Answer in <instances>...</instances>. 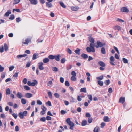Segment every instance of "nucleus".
<instances>
[{"label": "nucleus", "mask_w": 132, "mask_h": 132, "mask_svg": "<svg viewBox=\"0 0 132 132\" xmlns=\"http://www.w3.org/2000/svg\"><path fill=\"white\" fill-rule=\"evenodd\" d=\"M71 9L72 11H75L78 10L79 9V7L78 6H72L71 7Z\"/></svg>", "instance_id": "12"}, {"label": "nucleus", "mask_w": 132, "mask_h": 132, "mask_svg": "<svg viewBox=\"0 0 132 132\" xmlns=\"http://www.w3.org/2000/svg\"><path fill=\"white\" fill-rule=\"evenodd\" d=\"M20 0H14L13 2V4H16L19 3Z\"/></svg>", "instance_id": "39"}, {"label": "nucleus", "mask_w": 132, "mask_h": 132, "mask_svg": "<svg viewBox=\"0 0 132 132\" xmlns=\"http://www.w3.org/2000/svg\"><path fill=\"white\" fill-rule=\"evenodd\" d=\"M31 3L33 5H35L38 3L37 0H29Z\"/></svg>", "instance_id": "9"}, {"label": "nucleus", "mask_w": 132, "mask_h": 132, "mask_svg": "<svg viewBox=\"0 0 132 132\" xmlns=\"http://www.w3.org/2000/svg\"><path fill=\"white\" fill-rule=\"evenodd\" d=\"M66 111H65L64 110H62L61 111V114L64 115L66 113Z\"/></svg>", "instance_id": "58"}, {"label": "nucleus", "mask_w": 132, "mask_h": 132, "mask_svg": "<svg viewBox=\"0 0 132 132\" xmlns=\"http://www.w3.org/2000/svg\"><path fill=\"white\" fill-rule=\"evenodd\" d=\"M98 64L100 66L99 68L100 70L103 71L104 70L106 65L104 62L102 61H99L98 62Z\"/></svg>", "instance_id": "3"}, {"label": "nucleus", "mask_w": 132, "mask_h": 132, "mask_svg": "<svg viewBox=\"0 0 132 132\" xmlns=\"http://www.w3.org/2000/svg\"><path fill=\"white\" fill-rule=\"evenodd\" d=\"M13 11L14 12V11H16L17 12H20V10L19 9H13Z\"/></svg>", "instance_id": "57"}, {"label": "nucleus", "mask_w": 132, "mask_h": 132, "mask_svg": "<svg viewBox=\"0 0 132 132\" xmlns=\"http://www.w3.org/2000/svg\"><path fill=\"white\" fill-rule=\"evenodd\" d=\"M116 20L117 21H119L121 22H124V21L123 20L119 18L117 19Z\"/></svg>", "instance_id": "63"}, {"label": "nucleus", "mask_w": 132, "mask_h": 132, "mask_svg": "<svg viewBox=\"0 0 132 132\" xmlns=\"http://www.w3.org/2000/svg\"><path fill=\"white\" fill-rule=\"evenodd\" d=\"M15 68L13 66H12L9 67V70L10 71H12Z\"/></svg>", "instance_id": "55"}, {"label": "nucleus", "mask_w": 132, "mask_h": 132, "mask_svg": "<svg viewBox=\"0 0 132 132\" xmlns=\"http://www.w3.org/2000/svg\"><path fill=\"white\" fill-rule=\"evenodd\" d=\"M103 78V75H101L99 77H96V79L100 80H102Z\"/></svg>", "instance_id": "37"}, {"label": "nucleus", "mask_w": 132, "mask_h": 132, "mask_svg": "<svg viewBox=\"0 0 132 132\" xmlns=\"http://www.w3.org/2000/svg\"><path fill=\"white\" fill-rule=\"evenodd\" d=\"M100 128L99 127L96 126L95 127L94 130V132H98Z\"/></svg>", "instance_id": "29"}, {"label": "nucleus", "mask_w": 132, "mask_h": 132, "mask_svg": "<svg viewBox=\"0 0 132 132\" xmlns=\"http://www.w3.org/2000/svg\"><path fill=\"white\" fill-rule=\"evenodd\" d=\"M65 59L64 58L62 59L61 60V63H64L65 61Z\"/></svg>", "instance_id": "56"}, {"label": "nucleus", "mask_w": 132, "mask_h": 132, "mask_svg": "<svg viewBox=\"0 0 132 132\" xmlns=\"http://www.w3.org/2000/svg\"><path fill=\"white\" fill-rule=\"evenodd\" d=\"M44 64V63L42 62H40L38 63V66L40 70H43L44 69V68L43 66Z\"/></svg>", "instance_id": "7"}, {"label": "nucleus", "mask_w": 132, "mask_h": 132, "mask_svg": "<svg viewBox=\"0 0 132 132\" xmlns=\"http://www.w3.org/2000/svg\"><path fill=\"white\" fill-rule=\"evenodd\" d=\"M41 109L42 110L46 111L47 110V108L45 107L44 105L42 106Z\"/></svg>", "instance_id": "60"}, {"label": "nucleus", "mask_w": 132, "mask_h": 132, "mask_svg": "<svg viewBox=\"0 0 132 132\" xmlns=\"http://www.w3.org/2000/svg\"><path fill=\"white\" fill-rule=\"evenodd\" d=\"M87 96L89 99L90 100V101L92 100L93 98L92 95H88Z\"/></svg>", "instance_id": "42"}, {"label": "nucleus", "mask_w": 132, "mask_h": 132, "mask_svg": "<svg viewBox=\"0 0 132 132\" xmlns=\"http://www.w3.org/2000/svg\"><path fill=\"white\" fill-rule=\"evenodd\" d=\"M31 40V39L29 38H27L25 40V42H23V43L25 44H27Z\"/></svg>", "instance_id": "18"}, {"label": "nucleus", "mask_w": 132, "mask_h": 132, "mask_svg": "<svg viewBox=\"0 0 132 132\" xmlns=\"http://www.w3.org/2000/svg\"><path fill=\"white\" fill-rule=\"evenodd\" d=\"M16 21L17 22H19L21 20L20 18L18 17V18H17L16 19Z\"/></svg>", "instance_id": "61"}, {"label": "nucleus", "mask_w": 132, "mask_h": 132, "mask_svg": "<svg viewBox=\"0 0 132 132\" xmlns=\"http://www.w3.org/2000/svg\"><path fill=\"white\" fill-rule=\"evenodd\" d=\"M43 61L44 63H47L50 60L48 58H46L43 59Z\"/></svg>", "instance_id": "23"}, {"label": "nucleus", "mask_w": 132, "mask_h": 132, "mask_svg": "<svg viewBox=\"0 0 132 132\" xmlns=\"http://www.w3.org/2000/svg\"><path fill=\"white\" fill-rule=\"evenodd\" d=\"M24 88L25 90H29L30 89V87L27 86H25Z\"/></svg>", "instance_id": "45"}, {"label": "nucleus", "mask_w": 132, "mask_h": 132, "mask_svg": "<svg viewBox=\"0 0 132 132\" xmlns=\"http://www.w3.org/2000/svg\"><path fill=\"white\" fill-rule=\"evenodd\" d=\"M27 111H25L23 112H20L18 114V116L21 119H23L24 118V116H26L27 115Z\"/></svg>", "instance_id": "4"}, {"label": "nucleus", "mask_w": 132, "mask_h": 132, "mask_svg": "<svg viewBox=\"0 0 132 132\" xmlns=\"http://www.w3.org/2000/svg\"><path fill=\"white\" fill-rule=\"evenodd\" d=\"M11 10H8L7 12L4 15V16H9L10 14H11Z\"/></svg>", "instance_id": "19"}, {"label": "nucleus", "mask_w": 132, "mask_h": 132, "mask_svg": "<svg viewBox=\"0 0 132 132\" xmlns=\"http://www.w3.org/2000/svg\"><path fill=\"white\" fill-rule=\"evenodd\" d=\"M27 55L26 54H24L23 55H18L17 56V57L18 59H20L21 58L27 56Z\"/></svg>", "instance_id": "17"}, {"label": "nucleus", "mask_w": 132, "mask_h": 132, "mask_svg": "<svg viewBox=\"0 0 132 132\" xmlns=\"http://www.w3.org/2000/svg\"><path fill=\"white\" fill-rule=\"evenodd\" d=\"M52 70L55 72H57L58 71V68L56 67H53L52 68Z\"/></svg>", "instance_id": "33"}, {"label": "nucleus", "mask_w": 132, "mask_h": 132, "mask_svg": "<svg viewBox=\"0 0 132 132\" xmlns=\"http://www.w3.org/2000/svg\"><path fill=\"white\" fill-rule=\"evenodd\" d=\"M93 120L92 118H90L88 119V122L89 123H90L92 122Z\"/></svg>", "instance_id": "49"}, {"label": "nucleus", "mask_w": 132, "mask_h": 132, "mask_svg": "<svg viewBox=\"0 0 132 132\" xmlns=\"http://www.w3.org/2000/svg\"><path fill=\"white\" fill-rule=\"evenodd\" d=\"M114 58L113 56H111V57L110 58V60L112 62H114Z\"/></svg>", "instance_id": "62"}, {"label": "nucleus", "mask_w": 132, "mask_h": 132, "mask_svg": "<svg viewBox=\"0 0 132 132\" xmlns=\"http://www.w3.org/2000/svg\"><path fill=\"white\" fill-rule=\"evenodd\" d=\"M123 61L125 63H127L128 62V60L127 59L124 58H123Z\"/></svg>", "instance_id": "46"}, {"label": "nucleus", "mask_w": 132, "mask_h": 132, "mask_svg": "<svg viewBox=\"0 0 132 132\" xmlns=\"http://www.w3.org/2000/svg\"><path fill=\"white\" fill-rule=\"evenodd\" d=\"M46 120V119L45 117H42L40 119V121L42 122H45Z\"/></svg>", "instance_id": "53"}, {"label": "nucleus", "mask_w": 132, "mask_h": 132, "mask_svg": "<svg viewBox=\"0 0 132 132\" xmlns=\"http://www.w3.org/2000/svg\"><path fill=\"white\" fill-rule=\"evenodd\" d=\"M89 41L91 42V43H94L95 41L94 38L92 37H89Z\"/></svg>", "instance_id": "28"}, {"label": "nucleus", "mask_w": 132, "mask_h": 132, "mask_svg": "<svg viewBox=\"0 0 132 132\" xmlns=\"http://www.w3.org/2000/svg\"><path fill=\"white\" fill-rule=\"evenodd\" d=\"M16 95L17 97L19 99L23 97L22 94L20 92H18Z\"/></svg>", "instance_id": "14"}, {"label": "nucleus", "mask_w": 132, "mask_h": 132, "mask_svg": "<svg viewBox=\"0 0 132 132\" xmlns=\"http://www.w3.org/2000/svg\"><path fill=\"white\" fill-rule=\"evenodd\" d=\"M125 97H120L119 101V102L122 104L123 103L125 102Z\"/></svg>", "instance_id": "10"}, {"label": "nucleus", "mask_w": 132, "mask_h": 132, "mask_svg": "<svg viewBox=\"0 0 132 132\" xmlns=\"http://www.w3.org/2000/svg\"><path fill=\"white\" fill-rule=\"evenodd\" d=\"M103 120L105 122H108L110 121L109 118L107 116L104 117Z\"/></svg>", "instance_id": "20"}, {"label": "nucleus", "mask_w": 132, "mask_h": 132, "mask_svg": "<svg viewBox=\"0 0 132 132\" xmlns=\"http://www.w3.org/2000/svg\"><path fill=\"white\" fill-rule=\"evenodd\" d=\"M71 75L72 76H76V73L74 71H72L71 72Z\"/></svg>", "instance_id": "48"}, {"label": "nucleus", "mask_w": 132, "mask_h": 132, "mask_svg": "<svg viewBox=\"0 0 132 132\" xmlns=\"http://www.w3.org/2000/svg\"><path fill=\"white\" fill-rule=\"evenodd\" d=\"M46 6L49 8H51L53 6L52 3L50 2H46Z\"/></svg>", "instance_id": "8"}, {"label": "nucleus", "mask_w": 132, "mask_h": 132, "mask_svg": "<svg viewBox=\"0 0 132 132\" xmlns=\"http://www.w3.org/2000/svg\"><path fill=\"white\" fill-rule=\"evenodd\" d=\"M110 82V80H106L104 82V83L106 85H108L109 84Z\"/></svg>", "instance_id": "64"}, {"label": "nucleus", "mask_w": 132, "mask_h": 132, "mask_svg": "<svg viewBox=\"0 0 132 132\" xmlns=\"http://www.w3.org/2000/svg\"><path fill=\"white\" fill-rule=\"evenodd\" d=\"M61 55L59 54L57 55H55L54 59L57 61H59L60 60V58L61 57Z\"/></svg>", "instance_id": "16"}, {"label": "nucleus", "mask_w": 132, "mask_h": 132, "mask_svg": "<svg viewBox=\"0 0 132 132\" xmlns=\"http://www.w3.org/2000/svg\"><path fill=\"white\" fill-rule=\"evenodd\" d=\"M25 96L26 98H29L32 97V94L30 93H27L25 94Z\"/></svg>", "instance_id": "15"}, {"label": "nucleus", "mask_w": 132, "mask_h": 132, "mask_svg": "<svg viewBox=\"0 0 132 132\" xmlns=\"http://www.w3.org/2000/svg\"><path fill=\"white\" fill-rule=\"evenodd\" d=\"M48 58L51 59H53L54 58V56L50 55L48 57Z\"/></svg>", "instance_id": "59"}, {"label": "nucleus", "mask_w": 132, "mask_h": 132, "mask_svg": "<svg viewBox=\"0 0 132 132\" xmlns=\"http://www.w3.org/2000/svg\"><path fill=\"white\" fill-rule=\"evenodd\" d=\"M101 53L102 54H105L106 53V51L105 48L104 47H102L101 50Z\"/></svg>", "instance_id": "30"}, {"label": "nucleus", "mask_w": 132, "mask_h": 132, "mask_svg": "<svg viewBox=\"0 0 132 132\" xmlns=\"http://www.w3.org/2000/svg\"><path fill=\"white\" fill-rule=\"evenodd\" d=\"M15 18L14 15L13 14L11 15L10 17L9 18V19L11 20H13Z\"/></svg>", "instance_id": "38"}, {"label": "nucleus", "mask_w": 132, "mask_h": 132, "mask_svg": "<svg viewBox=\"0 0 132 132\" xmlns=\"http://www.w3.org/2000/svg\"><path fill=\"white\" fill-rule=\"evenodd\" d=\"M114 29H117L119 31L121 29V27L117 25L114 27Z\"/></svg>", "instance_id": "27"}, {"label": "nucleus", "mask_w": 132, "mask_h": 132, "mask_svg": "<svg viewBox=\"0 0 132 132\" xmlns=\"http://www.w3.org/2000/svg\"><path fill=\"white\" fill-rule=\"evenodd\" d=\"M60 4L61 6L63 8H66V6L64 4V3L62 2H60Z\"/></svg>", "instance_id": "32"}, {"label": "nucleus", "mask_w": 132, "mask_h": 132, "mask_svg": "<svg viewBox=\"0 0 132 132\" xmlns=\"http://www.w3.org/2000/svg\"><path fill=\"white\" fill-rule=\"evenodd\" d=\"M80 92L84 93H86L87 91L86 88H81Z\"/></svg>", "instance_id": "35"}, {"label": "nucleus", "mask_w": 132, "mask_h": 132, "mask_svg": "<svg viewBox=\"0 0 132 132\" xmlns=\"http://www.w3.org/2000/svg\"><path fill=\"white\" fill-rule=\"evenodd\" d=\"M121 11L123 12H128L129 10L126 7H122L121 9Z\"/></svg>", "instance_id": "11"}, {"label": "nucleus", "mask_w": 132, "mask_h": 132, "mask_svg": "<svg viewBox=\"0 0 132 132\" xmlns=\"http://www.w3.org/2000/svg\"><path fill=\"white\" fill-rule=\"evenodd\" d=\"M65 85L67 86H69L70 85L68 81H65Z\"/></svg>", "instance_id": "54"}, {"label": "nucleus", "mask_w": 132, "mask_h": 132, "mask_svg": "<svg viewBox=\"0 0 132 132\" xmlns=\"http://www.w3.org/2000/svg\"><path fill=\"white\" fill-rule=\"evenodd\" d=\"M76 77L72 76L71 78V80L72 81H75L76 80Z\"/></svg>", "instance_id": "36"}, {"label": "nucleus", "mask_w": 132, "mask_h": 132, "mask_svg": "<svg viewBox=\"0 0 132 132\" xmlns=\"http://www.w3.org/2000/svg\"><path fill=\"white\" fill-rule=\"evenodd\" d=\"M60 81L61 82L63 83L64 81V79L63 77H60Z\"/></svg>", "instance_id": "50"}, {"label": "nucleus", "mask_w": 132, "mask_h": 132, "mask_svg": "<svg viewBox=\"0 0 132 132\" xmlns=\"http://www.w3.org/2000/svg\"><path fill=\"white\" fill-rule=\"evenodd\" d=\"M97 82L100 86H102L103 85V81L100 80H98L97 81Z\"/></svg>", "instance_id": "31"}, {"label": "nucleus", "mask_w": 132, "mask_h": 132, "mask_svg": "<svg viewBox=\"0 0 132 132\" xmlns=\"http://www.w3.org/2000/svg\"><path fill=\"white\" fill-rule=\"evenodd\" d=\"M97 45L95 46L97 48H98L99 47H102L105 45V44L104 43H102L99 41H98L97 42Z\"/></svg>", "instance_id": "5"}, {"label": "nucleus", "mask_w": 132, "mask_h": 132, "mask_svg": "<svg viewBox=\"0 0 132 132\" xmlns=\"http://www.w3.org/2000/svg\"><path fill=\"white\" fill-rule=\"evenodd\" d=\"M54 95L55 97L57 98H59L60 97V95L57 93H55L54 94Z\"/></svg>", "instance_id": "52"}, {"label": "nucleus", "mask_w": 132, "mask_h": 132, "mask_svg": "<svg viewBox=\"0 0 132 132\" xmlns=\"http://www.w3.org/2000/svg\"><path fill=\"white\" fill-rule=\"evenodd\" d=\"M4 45L5 51H7L8 50V46L7 45L6 43H4Z\"/></svg>", "instance_id": "26"}, {"label": "nucleus", "mask_w": 132, "mask_h": 132, "mask_svg": "<svg viewBox=\"0 0 132 132\" xmlns=\"http://www.w3.org/2000/svg\"><path fill=\"white\" fill-rule=\"evenodd\" d=\"M4 50V48L3 45H2L1 47H0V52L2 53L3 52Z\"/></svg>", "instance_id": "41"}, {"label": "nucleus", "mask_w": 132, "mask_h": 132, "mask_svg": "<svg viewBox=\"0 0 132 132\" xmlns=\"http://www.w3.org/2000/svg\"><path fill=\"white\" fill-rule=\"evenodd\" d=\"M80 50L79 48H77L75 51V52L78 55L80 54Z\"/></svg>", "instance_id": "24"}, {"label": "nucleus", "mask_w": 132, "mask_h": 132, "mask_svg": "<svg viewBox=\"0 0 132 132\" xmlns=\"http://www.w3.org/2000/svg\"><path fill=\"white\" fill-rule=\"evenodd\" d=\"M36 102L38 105H41L42 104V102L39 100H37Z\"/></svg>", "instance_id": "40"}, {"label": "nucleus", "mask_w": 132, "mask_h": 132, "mask_svg": "<svg viewBox=\"0 0 132 132\" xmlns=\"http://www.w3.org/2000/svg\"><path fill=\"white\" fill-rule=\"evenodd\" d=\"M95 46L94 43H91L90 44V47H87L86 48L87 51L88 53H90L91 52L94 53L95 52V49L94 47Z\"/></svg>", "instance_id": "1"}, {"label": "nucleus", "mask_w": 132, "mask_h": 132, "mask_svg": "<svg viewBox=\"0 0 132 132\" xmlns=\"http://www.w3.org/2000/svg\"><path fill=\"white\" fill-rule=\"evenodd\" d=\"M48 94L49 97L51 98H52V95L51 92L50 91L48 92Z\"/></svg>", "instance_id": "47"}, {"label": "nucleus", "mask_w": 132, "mask_h": 132, "mask_svg": "<svg viewBox=\"0 0 132 132\" xmlns=\"http://www.w3.org/2000/svg\"><path fill=\"white\" fill-rule=\"evenodd\" d=\"M6 95H9L11 93V91L9 88H8L6 90Z\"/></svg>", "instance_id": "25"}, {"label": "nucleus", "mask_w": 132, "mask_h": 132, "mask_svg": "<svg viewBox=\"0 0 132 132\" xmlns=\"http://www.w3.org/2000/svg\"><path fill=\"white\" fill-rule=\"evenodd\" d=\"M85 116L86 117L90 118L91 117V115L89 113L87 112L86 113Z\"/></svg>", "instance_id": "44"}, {"label": "nucleus", "mask_w": 132, "mask_h": 132, "mask_svg": "<svg viewBox=\"0 0 132 132\" xmlns=\"http://www.w3.org/2000/svg\"><path fill=\"white\" fill-rule=\"evenodd\" d=\"M67 123L70 126V129L72 130L73 129V127L74 126V124L71 121L70 118H67L66 121Z\"/></svg>", "instance_id": "2"}, {"label": "nucleus", "mask_w": 132, "mask_h": 132, "mask_svg": "<svg viewBox=\"0 0 132 132\" xmlns=\"http://www.w3.org/2000/svg\"><path fill=\"white\" fill-rule=\"evenodd\" d=\"M87 124V122L85 120H83L81 123V125L82 126H85Z\"/></svg>", "instance_id": "22"}, {"label": "nucleus", "mask_w": 132, "mask_h": 132, "mask_svg": "<svg viewBox=\"0 0 132 132\" xmlns=\"http://www.w3.org/2000/svg\"><path fill=\"white\" fill-rule=\"evenodd\" d=\"M52 84V81H49L47 83V85L49 86H51Z\"/></svg>", "instance_id": "43"}, {"label": "nucleus", "mask_w": 132, "mask_h": 132, "mask_svg": "<svg viewBox=\"0 0 132 132\" xmlns=\"http://www.w3.org/2000/svg\"><path fill=\"white\" fill-rule=\"evenodd\" d=\"M4 69V68L1 65H0V72H3Z\"/></svg>", "instance_id": "51"}, {"label": "nucleus", "mask_w": 132, "mask_h": 132, "mask_svg": "<svg viewBox=\"0 0 132 132\" xmlns=\"http://www.w3.org/2000/svg\"><path fill=\"white\" fill-rule=\"evenodd\" d=\"M81 56L83 58L85 59H87L88 57V55L84 53L82 54L81 55Z\"/></svg>", "instance_id": "21"}, {"label": "nucleus", "mask_w": 132, "mask_h": 132, "mask_svg": "<svg viewBox=\"0 0 132 132\" xmlns=\"http://www.w3.org/2000/svg\"><path fill=\"white\" fill-rule=\"evenodd\" d=\"M39 54L38 53H34L32 59L33 60H35L39 57Z\"/></svg>", "instance_id": "13"}, {"label": "nucleus", "mask_w": 132, "mask_h": 132, "mask_svg": "<svg viewBox=\"0 0 132 132\" xmlns=\"http://www.w3.org/2000/svg\"><path fill=\"white\" fill-rule=\"evenodd\" d=\"M37 83L36 80H34L33 82H31L30 81H28L27 82L28 85L29 86H34Z\"/></svg>", "instance_id": "6"}, {"label": "nucleus", "mask_w": 132, "mask_h": 132, "mask_svg": "<svg viewBox=\"0 0 132 132\" xmlns=\"http://www.w3.org/2000/svg\"><path fill=\"white\" fill-rule=\"evenodd\" d=\"M22 103L23 104H25L26 103V101L25 99L22 98L21 99Z\"/></svg>", "instance_id": "34"}]
</instances>
